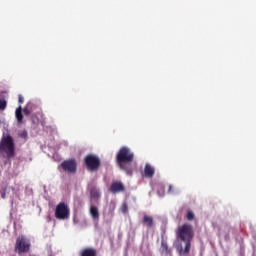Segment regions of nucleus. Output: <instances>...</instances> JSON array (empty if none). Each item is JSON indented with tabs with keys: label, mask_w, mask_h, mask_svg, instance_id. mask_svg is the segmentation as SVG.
<instances>
[{
	"label": "nucleus",
	"mask_w": 256,
	"mask_h": 256,
	"mask_svg": "<svg viewBox=\"0 0 256 256\" xmlns=\"http://www.w3.org/2000/svg\"><path fill=\"white\" fill-rule=\"evenodd\" d=\"M194 237L193 228L189 224H184L178 227L176 231V238L180 241L185 242V248L183 249L182 246L178 248L180 254H188L191 248V241Z\"/></svg>",
	"instance_id": "f257e3e1"
},
{
	"label": "nucleus",
	"mask_w": 256,
	"mask_h": 256,
	"mask_svg": "<svg viewBox=\"0 0 256 256\" xmlns=\"http://www.w3.org/2000/svg\"><path fill=\"white\" fill-rule=\"evenodd\" d=\"M134 160V154L127 147H122L116 156V162L120 169L131 175L130 164Z\"/></svg>",
	"instance_id": "f03ea898"
},
{
	"label": "nucleus",
	"mask_w": 256,
	"mask_h": 256,
	"mask_svg": "<svg viewBox=\"0 0 256 256\" xmlns=\"http://www.w3.org/2000/svg\"><path fill=\"white\" fill-rule=\"evenodd\" d=\"M0 154L7 159H12L16 155L15 140L11 135H3L0 140Z\"/></svg>",
	"instance_id": "7ed1b4c3"
},
{
	"label": "nucleus",
	"mask_w": 256,
	"mask_h": 256,
	"mask_svg": "<svg viewBox=\"0 0 256 256\" xmlns=\"http://www.w3.org/2000/svg\"><path fill=\"white\" fill-rule=\"evenodd\" d=\"M84 164L88 171L97 172L101 168V159L95 154H88L84 158Z\"/></svg>",
	"instance_id": "20e7f679"
},
{
	"label": "nucleus",
	"mask_w": 256,
	"mask_h": 256,
	"mask_svg": "<svg viewBox=\"0 0 256 256\" xmlns=\"http://www.w3.org/2000/svg\"><path fill=\"white\" fill-rule=\"evenodd\" d=\"M71 215V211L69 209V205H67L65 202H60L55 209V217L58 220H67L69 219V216Z\"/></svg>",
	"instance_id": "39448f33"
},
{
	"label": "nucleus",
	"mask_w": 256,
	"mask_h": 256,
	"mask_svg": "<svg viewBox=\"0 0 256 256\" xmlns=\"http://www.w3.org/2000/svg\"><path fill=\"white\" fill-rule=\"evenodd\" d=\"M31 249V242L26 237H18L15 244V251L18 254L27 253Z\"/></svg>",
	"instance_id": "423d86ee"
},
{
	"label": "nucleus",
	"mask_w": 256,
	"mask_h": 256,
	"mask_svg": "<svg viewBox=\"0 0 256 256\" xmlns=\"http://www.w3.org/2000/svg\"><path fill=\"white\" fill-rule=\"evenodd\" d=\"M61 167L65 172L75 174L77 172V161L69 159L61 163Z\"/></svg>",
	"instance_id": "0eeeda50"
},
{
	"label": "nucleus",
	"mask_w": 256,
	"mask_h": 256,
	"mask_svg": "<svg viewBox=\"0 0 256 256\" xmlns=\"http://www.w3.org/2000/svg\"><path fill=\"white\" fill-rule=\"evenodd\" d=\"M110 191L113 194H116V193H119V192H123V191H125V186L123 185V183H121L119 181H116V182H113L111 184Z\"/></svg>",
	"instance_id": "6e6552de"
},
{
	"label": "nucleus",
	"mask_w": 256,
	"mask_h": 256,
	"mask_svg": "<svg viewBox=\"0 0 256 256\" xmlns=\"http://www.w3.org/2000/svg\"><path fill=\"white\" fill-rule=\"evenodd\" d=\"M155 170L150 164H146L144 168L143 176L146 178H152L154 176Z\"/></svg>",
	"instance_id": "1a4fd4ad"
},
{
	"label": "nucleus",
	"mask_w": 256,
	"mask_h": 256,
	"mask_svg": "<svg viewBox=\"0 0 256 256\" xmlns=\"http://www.w3.org/2000/svg\"><path fill=\"white\" fill-rule=\"evenodd\" d=\"M15 117L17 119L18 124H23L24 123V115H23V110L22 106H19L16 111H15Z\"/></svg>",
	"instance_id": "9d476101"
},
{
	"label": "nucleus",
	"mask_w": 256,
	"mask_h": 256,
	"mask_svg": "<svg viewBox=\"0 0 256 256\" xmlns=\"http://www.w3.org/2000/svg\"><path fill=\"white\" fill-rule=\"evenodd\" d=\"M81 256H97V250L95 248H86L82 250Z\"/></svg>",
	"instance_id": "9b49d317"
},
{
	"label": "nucleus",
	"mask_w": 256,
	"mask_h": 256,
	"mask_svg": "<svg viewBox=\"0 0 256 256\" xmlns=\"http://www.w3.org/2000/svg\"><path fill=\"white\" fill-rule=\"evenodd\" d=\"M142 223H143L144 225H146L148 228H152L153 225H154L153 218H152L151 216H147V215H145V216L143 217Z\"/></svg>",
	"instance_id": "f8f14e48"
},
{
	"label": "nucleus",
	"mask_w": 256,
	"mask_h": 256,
	"mask_svg": "<svg viewBox=\"0 0 256 256\" xmlns=\"http://www.w3.org/2000/svg\"><path fill=\"white\" fill-rule=\"evenodd\" d=\"M90 215L94 220H99V208H97V206H91Z\"/></svg>",
	"instance_id": "ddd939ff"
},
{
	"label": "nucleus",
	"mask_w": 256,
	"mask_h": 256,
	"mask_svg": "<svg viewBox=\"0 0 256 256\" xmlns=\"http://www.w3.org/2000/svg\"><path fill=\"white\" fill-rule=\"evenodd\" d=\"M161 252L165 255L171 254V249L168 247L167 242L164 240H162V242H161Z\"/></svg>",
	"instance_id": "4468645a"
},
{
	"label": "nucleus",
	"mask_w": 256,
	"mask_h": 256,
	"mask_svg": "<svg viewBox=\"0 0 256 256\" xmlns=\"http://www.w3.org/2000/svg\"><path fill=\"white\" fill-rule=\"evenodd\" d=\"M90 196L94 199H97L101 197V192L99 191V189H97V187H93L90 190Z\"/></svg>",
	"instance_id": "2eb2a0df"
},
{
	"label": "nucleus",
	"mask_w": 256,
	"mask_h": 256,
	"mask_svg": "<svg viewBox=\"0 0 256 256\" xmlns=\"http://www.w3.org/2000/svg\"><path fill=\"white\" fill-rule=\"evenodd\" d=\"M31 112H33V104L28 103L27 106L23 109V113L26 116H30Z\"/></svg>",
	"instance_id": "dca6fc26"
},
{
	"label": "nucleus",
	"mask_w": 256,
	"mask_h": 256,
	"mask_svg": "<svg viewBox=\"0 0 256 256\" xmlns=\"http://www.w3.org/2000/svg\"><path fill=\"white\" fill-rule=\"evenodd\" d=\"M194 218H195L194 213H193L191 210H188V211H187V215H186V219H187L188 221H192V220H194Z\"/></svg>",
	"instance_id": "f3484780"
},
{
	"label": "nucleus",
	"mask_w": 256,
	"mask_h": 256,
	"mask_svg": "<svg viewBox=\"0 0 256 256\" xmlns=\"http://www.w3.org/2000/svg\"><path fill=\"white\" fill-rule=\"evenodd\" d=\"M7 108V101L5 99L0 98V111L5 110Z\"/></svg>",
	"instance_id": "a211bd4d"
},
{
	"label": "nucleus",
	"mask_w": 256,
	"mask_h": 256,
	"mask_svg": "<svg viewBox=\"0 0 256 256\" xmlns=\"http://www.w3.org/2000/svg\"><path fill=\"white\" fill-rule=\"evenodd\" d=\"M121 211L123 214H127V212L129 211V206L127 205V203L122 204Z\"/></svg>",
	"instance_id": "6ab92c4d"
},
{
	"label": "nucleus",
	"mask_w": 256,
	"mask_h": 256,
	"mask_svg": "<svg viewBox=\"0 0 256 256\" xmlns=\"http://www.w3.org/2000/svg\"><path fill=\"white\" fill-rule=\"evenodd\" d=\"M20 137H21V138H24V139L28 138V132H27V131H23V132L20 134Z\"/></svg>",
	"instance_id": "aec40b11"
},
{
	"label": "nucleus",
	"mask_w": 256,
	"mask_h": 256,
	"mask_svg": "<svg viewBox=\"0 0 256 256\" xmlns=\"http://www.w3.org/2000/svg\"><path fill=\"white\" fill-rule=\"evenodd\" d=\"M19 103L23 104L24 103V97L23 96H19Z\"/></svg>",
	"instance_id": "412c9836"
},
{
	"label": "nucleus",
	"mask_w": 256,
	"mask_h": 256,
	"mask_svg": "<svg viewBox=\"0 0 256 256\" xmlns=\"http://www.w3.org/2000/svg\"><path fill=\"white\" fill-rule=\"evenodd\" d=\"M1 198H2V199H5V198H6V192H5V191L1 193Z\"/></svg>",
	"instance_id": "4be33fe9"
},
{
	"label": "nucleus",
	"mask_w": 256,
	"mask_h": 256,
	"mask_svg": "<svg viewBox=\"0 0 256 256\" xmlns=\"http://www.w3.org/2000/svg\"><path fill=\"white\" fill-rule=\"evenodd\" d=\"M172 185H169V188H168V193H171L172 192Z\"/></svg>",
	"instance_id": "5701e85b"
},
{
	"label": "nucleus",
	"mask_w": 256,
	"mask_h": 256,
	"mask_svg": "<svg viewBox=\"0 0 256 256\" xmlns=\"http://www.w3.org/2000/svg\"><path fill=\"white\" fill-rule=\"evenodd\" d=\"M162 191H163V193H164V189L162 188Z\"/></svg>",
	"instance_id": "b1692460"
}]
</instances>
